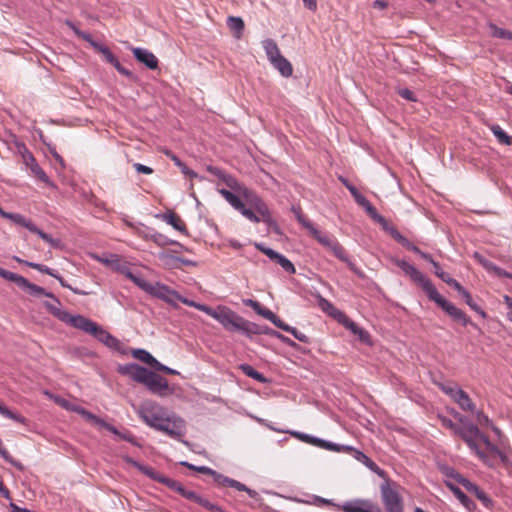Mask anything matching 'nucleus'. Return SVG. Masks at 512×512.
<instances>
[{"label": "nucleus", "instance_id": "1", "mask_svg": "<svg viewBox=\"0 0 512 512\" xmlns=\"http://www.w3.org/2000/svg\"><path fill=\"white\" fill-rule=\"evenodd\" d=\"M394 263L405 273V275L409 276V278L414 283L419 285L426 293L428 298L435 302L442 310H444L452 318L453 321L460 323L464 327L470 323L469 317L461 309L457 308L453 303L446 300L437 291L431 280L425 274L419 271L414 265L403 259H395Z\"/></svg>", "mask_w": 512, "mask_h": 512}, {"label": "nucleus", "instance_id": "2", "mask_svg": "<svg viewBox=\"0 0 512 512\" xmlns=\"http://www.w3.org/2000/svg\"><path fill=\"white\" fill-rule=\"evenodd\" d=\"M394 263L405 273V275L409 276V278L414 283L419 285L426 293L428 298L435 302L442 310H444L452 318L453 321L460 323L464 327L470 323L469 317L461 309L457 308L453 303L446 300L437 291L431 280L425 274L419 271L414 265L403 259H395Z\"/></svg>", "mask_w": 512, "mask_h": 512}, {"label": "nucleus", "instance_id": "3", "mask_svg": "<svg viewBox=\"0 0 512 512\" xmlns=\"http://www.w3.org/2000/svg\"><path fill=\"white\" fill-rule=\"evenodd\" d=\"M79 330L92 335L106 347L121 355H126L128 353L127 347L118 338L87 317Z\"/></svg>", "mask_w": 512, "mask_h": 512}, {"label": "nucleus", "instance_id": "4", "mask_svg": "<svg viewBox=\"0 0 512 512\" xmlns=\"http://www.w3.org/2000/svg\"><path fill=\"white\" fill-rule=\"evenodd\" d=\"M309 233L313 236V238H315L318 241L319 244H321L323 247L331 251L335 257H337L340 261L346 263L352 272L358 275L361 274L356 265L346 255L344 247L339 243V241L334 236L326 232H322L318 230L316 227H314Z\"/></svg>", "mask_w": 512, "mask_h": 512}, {"label": "nucleus", "instance_id": "5", "mask_svg": "<svg viewBox=\"0 0 512 512\" xmlns=\"http://www.w3.org/2000/svg\"><path fill=\"white\" fill-rule=\"evenodd\" d=\"M207 315L218 321L227 331L241 332L245 335L248 320L231 309L225 306H220L217 309L211 307Z\"/></svg>", "mask_w": 512, "mask_h": 512}, {"label": "nucleus", "instance_id": "6", "mask_svg": "<svg viewBox=\"0 0 512 512\" xmlns=\"http://www.w3.org/2000/svg\"><path fill=\"white\" fill-rule=\"evenodd\" d=\"M35 297H41L46 296L52 300V302L46 301L44 302V307L46 310L51 313L53 316H55L60 321L69 324L70 326L80 329L81 325L83 324L84 320L86 319L83 315H71L69 312L63 310L61 308V302L60 300L51 292H47L44 289V292L38 295H34Z\"/></svg>", "mask_w": 512, "mask_h": 512}, {"label": "nucleus", "instance_id": "7", "mask_svg": "<svg viewBox=\"0 0 512 512\" xmlns=\"http://www.w3.org/2000/svg\"><path fill=\"white\" fill-rule=\"evenodd\" d=\"M437 387L447 396H449L461 410L465 412H476V405L470 396L457 384L452 382H435Z\"/></svg>", "mask_w": 512, "mask_h": 512}, {"label": "nucleus", "instance_id": "8", "mask_svg": "<svg viewBox=\"0 0 512 512\" xmlns=\"http://www.w3.org/2000/svg\"><path fill=\"white\" fill-rule=\"evenodd\" d=\"M399 488L395 482L385 481L381 484V500L386 512H403L404 503Z\"/></svg>", "mask_w": 512, "mask_h": 512}, {"label": "nucleus", "instance_id": "9", "mask_svg": "<svg viewBox=\"0 0 512 512\" xmlns=\"http://www.w3.org/2000/svg\"><path fill=\"white\" fill-rule=\"evenodd\" d=\"M155 430L163 432L169 437L181 441L184 444H188L187 441L182 440L186 434V423L181 417L173 413H167Z\"/></svg>", "mask_w": 512, "mask_h": 512}, {"label": "nucleus", "instance_id": "10", "mask_svg": "<svg viewBox=\"0 0 512 512\" xmlns=\"http://www.w3.org/2000/svg\"><path fill=\"white\" fill-rule=\"evenodd\" d=\"M138 383L143 384L150 393L158 397H166L173 393L166 378L147 368Z\"/></svg>", "mask_w": 512, "mask_h": 512}, {"label": "nucleus", "instance_id": "11", "mask_svg": "<svg viewBox=\"0 0 512 512\" xmlns=\"http://www.w3.org/2000/svg\"><path fill=\"white\" fill-rule=\"evenodd\" d=\"M140 419L150 428L155 429L167 414L164 407L153 400H146L136 410Z\"/></svg>", "mask_w": 512, "mask_h": 512}, {"label": "nucleus", "instance_id": "12", "mask_svg": "<svg viewBox=\"0 0 512 512\" xmlns=\"http://www.w3.org/2000/svg\"><path fill=\"white\" fill-rule=\"evenodd\" d=\"M456 435L462 438L468 447L488 466L492 467L494 463L491 459L480 450L478 444L476 443L477 435H480L479 428L473 423H467L464 426L460 427L459 430L456 431Z\"/></svg>", "mask_w": 512, "mask_h": 512}, {"label": "nucleus", "instance_id": "13", "mask_svg": "<svg viewBox=\"0 0 512 512\" xmlns=\"http://www.w3.org/2000/svg\"><path fill=\"white\" fill-rule=\"evenodd\" d=\"M123 460L126 463L134 466L137 470H139L141 473H143L150 479L157 481L161 484H164L165 486H167L168 488H170L171 490H173L175 492H178V490L182 486V484L179 481L173 480L171 478H168V477L160 474L154 468L147 466V465H143V464L139 463L138 461L134 460L130 456H124Z\"/></svg>", "mask_w": 512, "mask_h": 512}, {"label": "nucleus", "instance_id": "14", "mask_svg": "<svg viewBox=\"0 0 512 512\" xmlns=\"http://www.w3.org/2000/svg\"><path fill=\"white\" fill-rule=\"evenodd\" d=\"M95 259L107 267L112 268L116 272L123 274L127 279L131 280L134 284L140 275L134 274L129 265L123 262L117 254H109L107 256H96Z\"/></svg>", "mask_w": 512, "mask_h": 512}, {"label": "nucleus", "instance_id": "15", "mask_svg": "<svg viewBox=\"0 0 512 512\" xmlns=\"http://www.w3.org/2000/svg\"><path fill=\"white\" fill-rule=\"evenodd\" d=\"M450 477H452L457 483L462 485L469 493H472L476 496V498L481 501V503L486 507L490 508L492 506L491 498L475 483L471 482L469 479L462 476L460 473L454 471L453 469L447 473Z\"/></svg>", "mask_w": 512, "mask_h": 512}, {"label": "nucleus", "instance_id": "16", "mask_svg": "<svg viewBox=\"0 0 512 512\" xmlns=\"http://www.w3.org/2000/svg\"><path fill=\"white\" fill-rule=\"evenodd\" d=\"M343 512H382L380 507L368 499H353L342 504H334Z\"/></svg>", "mask_w": 512, "mask_h": 512}, {"label": "nucleus", "instance_id": "17", "mask_svg": "<svg viewBox=\"0 0 512 512\" xmlns=\"http://www.w3.org/2000/svg\"><path fill=\"white\" fill-rule=\"evenodd\" d=\"M0 277L14 282L22 290L26 291L30 295H38L44 292V288L29 282L25 277L5 270L0 267Z\"/></svg>", "mask_w": 512, "mask_h": 512}, {"label": "nucleus", "instance_id": "18", "mask_svg": "<svg viewBox=\"0 0 512 512\" xmlns=\"http://www.w3.org/2000/svg\"><path fill=\"white\" fill-rule=\"evenodd\" d=\"M0 277L14 282L22 290L26 291L30 295H38L44 292V288L29 282L25 277L5 270L0 267Z\"/></svg>", "mask_w": 512, "mask_h": 512}, {"label": "nucleus", "instance_id": "19", "mask_svg": "<svg viewBox=\"0 0 512 512\" xmlns=\"http://www.w3.org/2000/svg\"><path fill=\"white\" fill-rule=\"evenodd\" d=\"M255 248L265 254L270 260L279 264L288 274H295L296 269L293 263L283 254L265 246L263 243H255Z\"/></svg>", "mask_w": 512, "mask_h": 512}, {"label": "nucleus", "instance_id": "20", "mask_svg": "<svg viewBox=\"0 0 512 512\" xmlns=\"http://www.w3.org/2000/svg\"><path fill=\"white\" fill-rule=\"evenodd\" d=\"M242 195L247 204L262 218L270 213L268 205L253 191L243 188Z\"/></svg>", "mask_w": 512, "mask_h": 512}, {"label": "nucleus", "instance_id": "21", "mask_svg": "<svg viewBox=\"0 0 512 512\" xmlns=\"http://www.w3.org/2000/svg\"><path fill=\"white\" fill-rule=\"evenodd\" d=\"M242 195L247 204L262 218L270 213L268 205L253 191L243 188Z\"/></svg>", "mask_w": 512, "mask_h": 512}, {"label": "nucleus", "instance_id": "22", "mask_svg": "<svg viewBox=\"0 0 512 512\" xmlns=\"http://www.w3.org/2000/svg\"><path fill=\"white\" fill-rule=\"evenodd\" d=\"M242 195L247 204L262 218L270 213L268 205L253 191L243 188Z\"/></svg>", "mask_w": 512, "mask_h": 512}, {"label": "nucleus", "instance_id": "23", "mask_svg": "<svg viewBox=\"0 0 512 512\" xmlns=\"http://www.w3.org/2000/svg\"><path fill=\"white\" fill-rule=\"evenodd\" d=\"M135 285L139 287L141 290L146 292L147 294L162 299L165 297V293L169 290V287L165 284H162L160 282L151 283L145 280L142 276H139L138 280L136 281Z\"/></svg>", "mask_w": 512, "mask_h": 512}, {"label": "nucleus", "instance_id": "24", "mask_svg": "<svg viewBox=\"0 0 512 512\" xmlns=\"http://www.w3.org/2000/svg\"><path fill=\"white\" fill-rule=\"evenodd\" d=\"M132 53L135 59L144 64L149 69H156L158 67L157 57L145 48L135 47L132 48Z\"/></svg>", "mask_w": 512, "mask_h": 512}, {"label": "nucleus", "instance_id": "25", "mask_svg": "<svg viewBox=\"0 0 512 512\" xmlns=\"http://www.w3.org/2000/svg\"><path fill=\"white\" fill-rule=\"evenodd\" d=\"M27 168L30 169L31 173L37 177L39 180L44 182L47 185H53L48 175L45 171L39 166L36 159L32 154H26L25 161L23 162Z\"/></svg>", "mask_w": 512, "mask_h": 512}, {"label": "nucleus", "instance_id": "26", "mask_svg": "<svg viewBox=\"0 0 512 512\" xmlns=\"http://www.w3.org/2000/svg\"><path fill=\"white\" fill-rule=\"evenodd\" d=\"M145 370V367L136 363L120 364L117 367L118 373L121 375L129 376L135 382H139L140 377L143 375Z\"/></svg>", "mask_w": 512, "mask_h": 512}, {"label": "nucleus", "instance_id": "27", "mask_svg": "<svg viewBox=\"0 0 512 512\" xmlns=\"http://www.w3.org/2000/svg\"><path fill=\"white\" fill-rule=\"evenodd\" d=\"M1 217L11 220L13 223L23 226L30 232L34 233L37 226L30 220L19 213H11L3 210Z\"/></svg>", "mask_w": 512, "mask_h": 512}, {"label": "nucleus", "instance_id": "28", "mask_svg": "<svg viewBox=\"0 0 512 512\" xmlns=\"http://www.w3.org/2000/svg\"><path fill=\"white\" fill-rule=\"evenodd\" d=\"M350 452L352 453L353 457L357 461L364 464L369 470L378 474L379 476L383 475V473H384L383 470L371 458H369L365 453H363L360 450L354 449V448H353V450H350Z\"/></svg>", "mask_w": 512, "mask_h": 512}, {"label": "nucleus", "instance_id": "29", "mask_svg": "<svg viewBox=\"0 0 512 512\" xmlns=\"http://www.w3.org/2000/svg\"><path fill=\"white\" fill-rule=\"evenodd\" d=\"M278 331L268 327V326H260L256 323L248 321L245 336L252 338L253 335H269L271 337H276Z\"/></svg>", "mask_w": 512, "mask_h": 512}, {"label": "nucleus", "instance_id": "30", "mask_svg": "<svg viewBox=\"0 0 512 512\" xmlns=\"http://www.w3.org/2000/svg\"><path fill=\"white\" fill-rule=\"evenodd\" d=\"M283 77H290L293 73L292 64L281 54L270 62Z\"/></svg>", "mask_w": 512, "mask_h": 512}, {"label": "nucleus", "instance_id": "31", "mask_svg": "<svg viewBox=\"0 0 512 512\" xmlns=\"http://www.w3.org/2000/svg\"><path fill=\"white\" fill-rule=\"evenodd\" d=\"M163 220L171 225L177 231L183 233L184 235L188 234L185 223L173 212L166 213L162 216Z\"/></svg>", "mask_w": 512, "mask_h": 512}, {"label": "nucleus", "instance_id": "32", "mask_svg": "<svg viewBox=\"0 0 512 512\" xmlns=\"http://www.w3.org/2000/svg\"><path fill=\"white\" fill-rule=\"evenodd\" d=\"M81 416H82L85 420H87V421H89V422H91V423H93V424H95V425H98V426L104 427L106 430H108V431H109V432H111V433H117V428H116V427H114L113 425H111V424H109V423L105 422L103 419L99 418V417H98V416H96L95 414H93V413H91V412L87 411L85 408H84V410H83V412H82Z\"/></svg>", "mask_w": 512, "mask_h": 512}, {"label": "nucleus", "instance_id": "33", "mask_svg": "<svg viewBox=\"0 0 512 512\" xmlns=\"http://www.w3.org/2000/svg\"><path fill=\"white\" fill-rule=\"evenodd\" d=\"M166 155L174 162V164L180 168L181 172L190 177V178H199L200 180H203V177H200L195 171L190 169L185 163H183L179 157H177L172 152H166Z\"/></svg>", "mask_w": 512, "mask_h": 512}, {"label": "nucleus", "instance_id": "34", "mask_svg": "<svg viewBox=\"0 0 512 512\" xmlns=\"http://www.w3.org/2000/svg\"><path fill=\"white\" fill-rule=\"evenodd\" d=\"M239 369L248 377L256 380L259 383L265 384L268 382V379L256 369H254L251 365L243 363L239 365Z\"/></svg>", "mask_w": 512, "mask_h": 512}, {"label": "nucleus", "instance_id": "35", "mask_svg": "<svg viewBox=\"0 0 512 512\" xmlns=\"http://www.w3.org/2000/svg\"><path fill=\"white\" fill-rule=\"evenodd\" d=\"M227 26L234 33V36L239 39L244 30V21L240 17L229 16L227 19Z\"/></svg>", "mask_w": 512, "mask_h": 512}, {"label": "nucleus", "instance_id": "36", "mask_svg": "<svg viewBox=\"0 0 512 512\" xmlns=\"http://www.w3.org/2000/svg\"><path fill=\"white\" fill-rule=\"evenodd\" d=\"M132 355L136 359L140 360L141 362H144L148 364L149 366L155 368L157 364V359L153 357L148 351L145 349H134L132 350Z\"/></svg>", "mask_w": 512, "mask_h": 512}, {"label": "nucleus", "instance_id": "37", "mask_svg": "<svg viewBox=\"0 0 512 512\" xmlns=\"http://www.w3.org/2000/svg\"><path fill=\"white\" fill-rule=\"evenodd\" d=\"M490 130L500 144L506 146H510L512 144V137L507 135V133L498 124L491 125Z\"/></svg>", "mask_w": 512, "mask_h": 512}, {"label": "nucleus", "instance_id": "38", "mask_svg": "<svg viewBox=\"0 0 512 512\" xmlns=\"http://www.w3.org/2000/svg\"><path fill=\"white\" fill-rule=\"evenodd\" d=\"M263 48L270 62L281 55L278 45L273 39L264 40Z\"/></svg>", "mask_w": 512, "mask_h": 512}, {"label": "nucleus", "instance_id": "39", "mask_svg": "<svg viewBox=\"0 0 512 512\" xmlns=\"http://www.w3.org/2000/svg\"><path fill=\"white\" fill-rule=\"evenodd\" d=\"M317 303H318V306L320 307V309L323 312L327 313L328 315L333 316V317H336L338 314L341 315V312L339 310H337L334 307V305L329 300L324 298L323 296H321V295L317 296Z\"/></svg>", "mask_w": 512, "mask_h": 512}, {"label": "nucleus", "instance_id": "40", "mask_svg": "<svg viewBox=\"0 0 512 512\" xmlns=\"http://www.w3.org/2000/svg\"><path fill=\"white\" fill-rule=\"evenodd\" d=\"M256 313L265 319L269 320L271 323H273L277 328H280L282 323L284 322L282 319H280L273 311L270 309L263 307L262 305L259 307L258 311Z\"/></svg>", "mask_w": 512, "mask_h": 512}, {"label": "nucleus", "instance_id": "41", "mask_svg": "<svg viewBox=\"0 0 512 512\" xmlns=\"http://www.w3.org/2000/svg\"><path fill=\"white\" fill-rule=\"evenodd\" d=\"M450 488L455 497L465 508L468 510H473L475 508V503L460 488L455 486H451Z\"/></svg>", "mask_w": 512, "mask_h": 512}, {"label": "nucleus", "instance_id": "42", "mask_svg": "<svg viewBox=\"0 0 512 512\" xmlns=\"http://www.w3.org/2000/svg\"><path fill=\"white\" fill-rule=\"evenodd\" d=\"M0 415L6 417L8 419L14 420L15 422L21 423L23 425L27 424V419L24 416H22L16 412H13L9 408H7L5 405H3L1 402H0Z\"/></svg>", "mask_w": 512, "mask_h": 512}, {"label": "nucleus", "instance_id": "43", "mask_svg": "<svg viewBox=\"0 0 512 512\" xmlns=\"http://www.w3.org/2000/svg\"><path fill=\"white\" fill-rule=\"evenodd\" d=\"M279 329L292 334L298 341L302 343H309V337L307 335L300 332L295 327L288 325L285 322L282 323Z\"/></svg>", "mask_w": 512, "mask_h": 512}, {"label": "nucleus", "instance_id": "44", "mask_svg": "<svg viewBox=\"0 0 512 512\" xmlns=\"http://www.w3.org/2000/svg\"><path fill=\"white\" fill-rule=\"evenodd\" d=\"M127 225L133 229V231L136 235L143 238L144 240L151 239V234L153 233V229H151L143 224L135 225L132 223H127Z\"/></svg>", "mask_w": 512, "mask_h": 512}, {"label": "nucleus", "instance_id": "45", "mask_svg": "<svg viewBox=\"0 0 512 512\" xmlns=\"http://www.w3.org/2000/svg\"><path fill=\"white\" fill-rule=\"evenodd\" d=\"M151 241H153L156 245L160 247H165L168 245H178L179 243L177 241L169 239L167 236L156 232L153 230V233L151 234Z\"/></svg>", "mask_w": 512, "mask_h": 512}, {"label": "nucleus", "instance_id": "46", "mask_svg": "<svg viewBox=\"0 0 512 512\" xmlns=\"http://www.w3.org/2000/svg\"><path fill=\"white\" fill-rule=\"evenodd\" d=\"M291 210L297 221L309 232L315 227L314 224L303 215L300 207L292 206Z\"/></svg>", "mask_w": 512, "mask_h": 512}, {"label": "nucleus", "instance_id": "47", "mask_svg": "<svg viewBox=\"0 0 512 512\" xmlns=\"http://www.w3.org/2000/svg\"><path fill=\"white\" fill-rule=\"evenodd\" d=\"M378 224L381 225L382 229L390 234V236L398 242L399 236H402V234L392 225L388 223V221L381 215V219H377L376 221Z\"/></svg>", "mask_w": 512, "mask_h": 512}, {"label": "nucleus", "instance_id": "48", "mask_svg": "<svg viewBox=\"0 0 512 512\" xmlns=\"http://www.w3.org/2000/svg\"><path fill=\"white\" fill-rule=\"evenodd\" d=\"M321 442L319 444V448H323L329 451H335V452H341V451H350L353 450V447L340 445L337 443H333L324 439H321Z\"/></svg>", "mask_w": 512, "mask_h": 512}, {"label": "nucleus", "instance_id": "49", "mask_svg": "<svg viewBox=\"0 0 512 512\" xmlns=\"http://www.w3.org/2000/svg\"><path fill=\"white\" fill-rule=\"evenodd\" d=\"M34 233L37 234L43 241L48 243L51 247H53V248H61L62 242H61L60 239L53 238L51 235L45 233L44 231H42L38 227L36 228Z\"/></svg>", "mask_w": 512, "mask_h": 512}, {"label": "nucleus", "instance_id": "50", "mask_svg": "<svg viewBox=\"0 0 512 512\" xmlns=\"http://www.w3.org/2000/svg\"><path fill=\"white\" fill-rule=\"evenodd\" d=\"M492 36L500 39H508L512 41V32L504 28H500L495 24L489 25Z\"/></svg>", "mask_w": 512, "mask_h": 512}, {"label": "nucleus", "instance_id": "51", "mask_svg": "<svg viewBox=\"0 0 512 512\" xmlns=\"http://www.w3.org/2000/svg\"><path fill=\"white\" fill-rule=\"evenodd\" d=\"M291 434L296 436L301 441L311 444V445H314L316 447H319V444L322 443L321 438H318V437H315V436H312L309 434H305V433H301V432H297V431H293V432H291Z\"/></svg>", "mask_w": 512, "mask_h": 512}, {"label": "nucleus", "instance_id": "52", "mask_svg": "<svg viewBox=\"0 0 512 512\" xmlns=\"http://www.w3.org/2000/svg\"><path fill=\"white\" fill-rule=\"evenodd\" d=\"M262 222L266 224L269 230L277 235H282V230L276 220L272 217L271 212L262 218Z\"/></svg>", "mask_w": 512, "mask_h": 512}, {"label": "nucleus", "instance_id": "53", "mask_svg": "<svg viewBox=\"0 0 512 512\" xmlns=\"http://www.w3.org/2000/svg\"><path fill=\"white\" fill-rule=\"evenodd\" d=\"M25 265L28 266V267H31L41 273H45L47 275H50L52 277H57V272L51 268H49L48 266L46 265H43V264H40V263H35V262H25Z\"/></svg>", "mask_w": 512, "mask_h": 512}, {"label": "nucleus", "instance_id": "54", "mask_svg": "<svg viewBox=\"0 0 512 512\" xmlns=\"http://www.w3.org/2000/svg\"><path fill=\"white\" fill-rule=\"evenodd\" d=\"M239 212L246 218L248 219L249 221L253 222V223H259L262 221V217L260 215H257L255 213V210H253L252 208H246L245 205L243 204V208H240L239 209Z\"/></svg>", "mask_w": 512, "mask_h": 512}, {"label": "nucleus", "instance_id": "55", "mask_svg": "<svg viewBox=\"0 0 512 512\" xmlns=\"http://www.w3.org/2000/svg\"><path fill=\"white\" fill-rule=\"evenodd\" d=\"M179 301L182 302L183 304L189 306V307H193V308H196L197 310L199 311H202L204 312L205 314H208L210 312V308L209 306L205 305V304H201V303H197L193 300H189L183 296L180 295V298H179Z\"/></svg>", "mask_w": 512, "mask_h": 512}, {"label": "nucleus", "instance_id": "56", "mask_svg": "<svg viewBox=\"0 0 512 512\" xmlns=\"http://www.w3.org/2000/svg\"><path fill=\"white\" fill-rule=\"evenodd\" d=\"M463 299L465 300V303L475 312L479 313L482 317H485V312L477 305V303L474 302L472 299L470 293L466 290L465 293L462 295Z\"/></svg>", "mask_w": 512, "mask_h": 512}, {"label": "nucleus", "instance_id": "57", "mask_svg": "<svg viewBox=\"0 0 512 512\" xmlns=\"http://www.w3.org/2000/svg\"><path fill=\"white\" fill-rule=\"evenodd\" d=\"M58 403L60 404V406H62L66 410L75 412V413H77L79 415H81L83 410H84V408L82 406L74 404V403H72V402H70L68 400H65V399L58 400Z\"/></svg>", "mask_w": 512, "mask_h": 512}, {"label": "nucleus", "instance_id": "58", "mask_svg": "<svg viewBox=\"0 0 512 512\" xmlns=\"http://www.w3.org/2000/svg\"><path fill=\"white\" fill-rule=\"evenodd\" d=\"M222 181L229 187L231 188L232 190H236V191H241L243 190L244 187H242L240 185V183L237 181V179L230 175V174H225L224 178L222 179Z\"/></svg>", "mask_w": 512, "mask_h": 512}, {"label": "nucleus", "instance_id": "59", "mask_svg": "<svg viewBox=\"0 0 512 512\" xmlns=\"http://www.w3.org/2000/svg\"><path fill=\"white\" fill-rule=\"evenodd\" d=\"M230 487L235 488L238 491L246 492L249 495V497H251V498H256L258 496V493L255 490L248 488L243 483H241L237 480H234V479H233Z\"/></svg>", "mask_w": 512, "mask_h": 512}, {"label": "nucleus", "instance_id": "60", "mask_svg": "<svg viewBox=\"0 0 512 512\" xmlns=\"http://www.w3.org/2000/svg\"><path fill=\"white\" fill-rule=\"evenodd\" d=\"M117 437H119L122 440H125L129 443H131L134 446L140 447V443L137 441L136 437L130 433L129 431L121 432L117 429V433H113Z\"/></svg>", "mask_w": 512, "mask_h": 512}, {"label": "nucleus", "instance_id": "61", "mask_svg": "<svg viewBox=\"0 0 512 512\" xmlns=\"http://www.w3.org/2000/svg\"><path fill=\"white\" fill-rule=\"evenodd\" d=\"M486 448H487V450H488L490 453H492V454H494V455L498 456L502 463H506V462H507L508 457H507V455H506V454L501 450V448H500V447L498 448L495 444H493V443L491 442V443H489V444L486 446Z\"/></svg>", "mask_w": 512, "mask_h": 512}, {"label": "nucleus", "instance_id": "62", "mask_svg": "<svg viewBox=\"0 0 512 512\" xmlns=\"http://www.w3.org/2000/svg\"><path fill=\"white\" fill-rule=\"evenodd\" d=\"M398 243L401 244L406 249L414 252L415 254L419 255L422 250H420L416 245H414L412 242H410L405 236H399L398 237Z\"/></svg>", "mask_w": 512, "mask_h": 512}, {"label": "nucleus", "instance_id": "63", "mask_svg": "<svg viewBox=\"0 0 512 512\" xmlns=\"http://www.w3.org/2000/svg\"><path fill=\"white\" fill-rule=\"evenodd\" d=\"M179 298H180V294H178L176 291L169 288L167 293H165V297H163L161 300H163L164 302H166L168 304L175 306L176 305L175 302L177 300L179 301Z\"/></svg>", "mask_w": 512, "mask_h": 512}, {"label": "nucleus", "instance_id": "64", "mask_svg": "<svg viewBox=\"0 0 512 512\" xmlns=\"http://www.w3.org/2000/svg\"><path fill=\"white\" fill-rule=\"evenodd\" d=\"M343 324L346 328L351 330L354 334H358L360 337H362V334L364 333V331L355 322H353L352 320H349V319H345Z\"/></svg>", "mask_w": 512, "mask_h": 512}]
</instances>
